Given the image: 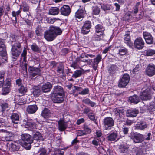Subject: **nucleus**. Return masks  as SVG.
<instances>
[{"label": "nucleus", "instance_id": "nucleus-1", "mask_svg": "<svg viewBox=\"0 0 155 155\" xmlns=\"http://www.w3.org/2000/svg\"><path fill=\"white\" fill-rule=\"evenodd\" d=\"M62 32L59 27L51 26L48 30L44 32V38L47 41H51L54 40L57 36L60 35Z\"/></svg>", "mask_w": 155, "mask_h": 155}, {"label": "nucleus", "instance_id": "nucleus-2", "mask_svg": "<svg viewBox=\"0 0 155 155\" xmlns=\"http://www.w3.org/2000/svg\"><path fill=\"white\" fill-rule=\"evenodd\" d=\"M21 140L19 143L21 145L27 150H29L31 148V144L33 143L32 139L28 134H23L21 136Z\"/></svg>", "mask_w": 155, "mask_h": 155}, {"label": "nucleus", "instance_id": "nucleus-3", "mask_svg": "<svg viewBox=\"0 0 155 155\" xmlns=\"http://www.w3.org/2000/svg\"><path fill=\"white\" fill-rule=\"evenodd\" d=\"M129 137L135 143H141L144 140L143 135L138 133H131Z\"/></svg>", "mask_w": 155, "mask_h": 155}, {"label": "nucleus", "instance_id": "nucleus-4", "mask_svg": "<svg viewBox=\"0 0 155 155\" xmlns=\"http://www.w3.org/2000/svg\"><path fill=\"white\" fill-rule=\"evenodd\" d=\"M130 79L129 75L127 73L124 74L119 80L118 86L120 88L125 87L128 83Z\"/></svg>", "mask_w": 155, "mask_h": 155}, {"label": "nucleus", "instance_id": "nucleus-5", "mask_svg": "<svg viewBox=\"0 0 155 155\" xmlns=\"http://www.w3.org/2000/svg\"><path fill=\"white\" fill-rule=\"evenodd\" d=\"M21 117V114L18 112H13L10 118L13 124L15 125V126H14L15 128L17 127V124L18 123Z\"/></svg>", "mask_w": 155, "mask_h": 155}, {"label": "nucleus", "instance_id": "nucleus-6", "mask_svg": "<svg viewBox=\"0 0 155 155\" xmlns=\"http://www.w3.org/2000/svg\"><path fill=\"white\" fill-rule=\"evenodd\" d=\"M103 124L105 129H110L114 125V121L112 118L107 117L104 119Z\"/></svg>", "mask_w": 155, "mask_h": 155}, {"label": "nucleus", "instance_id": "nucleus-7", "mask_svg": "<svg viewBox=\"0 0 155 155\" xmlns=\"http://www.w3.org/2000/svg\"><path fill=\"white\" fill-rule=\"evenodd\" d=\"M144 42L141 37H138L135 39L134 42V47L137 49H142L144 47Z\"/></svg>", "mask_w": 155, "mask_h": 155}, {"label": "nucleus", "instance_id": "nucleus-8", "mask_svg": "<svg viewBox=\"0 0 155 155\" xmlns=\"http://www.w3.org/2000/svg\"><path fill=\"white\" fill-rule=\"evenodd\" d=\"M91 27V23L90 21H86L84 23L81 30V33L83 34H88L90 31Z\"/></svg>", "mask_w": 155, "mask_h": 155}, {"label": "nucleus", "instance_id": "nucleus-9", "mask_svg": "<svg viewBox=\"0 0 155 155\" xmlns=\"http://www.w3.org/2000/svg\"><path fill=\"white\" fill-rule=\"evenodd\" d=\"M29 72L32 78L36 75H40L41 74L40 69L38 68L30 66L28 68Z\"/></svg>", "mask_w": 155, "mask_h": 155}, {"label": "nucleus", "instance_id": "nucleus-10", "mask_svg": "<svg viewBox=\"0 0 155 155\" xmlns=\"http://www.w3.org/2000/svg\"><path fill=\"white\" fill-rule=\"evenodd\" d=\"M139 97L140 100H150L151 98V95L148 89H147L141 92L140 94Z\"/></svg>", "mask_w": 155, "mask_h": 155}, {"label": "nucleus", "instance_id": "nucleus-11", "mask_svg": "<svg viewBox=\"0 0 155 155\" xmlns=\"http://www.w3.org/2000/svg\"><path fill=\"white\" fill-rule=\"evenodd\" d=\"M61 14L64 16H68L71 12V9L68 5H63L59 10Z\"/></svg>", "mask_w": 155, "mask_h": 155}, {"label": "nucleus", "instance_id": "nucleus-12", "mask_svg": "<svg viewBox=\"0 0 155 155\" xmlns=\"http://www.w3.org/2000/svg\"><path fill=\"white\" fill-rule=\"evenodd\" d=\"M64 94H52L51 98L53 102L56 103H61L64 100Z\"/></svg>", "mask_w": 155, "mask_h": 155}, {"label": "nucleus", "instance_id": "nucleus-13", "mask_svg": "<svg viewBox=\"0 0 155 155\" xmlns=\"http://www.w3.org/2000/svg\"><path fill=\"white\" fill-rule=\"evenodd\" d=\"M147 74L152 76L155 74V66L153 64H150L147 67L146 70Z\"/></svg>", "mask_w": 155, "mask_h": 155}, {"label": "nucleus", "instance_id": "nucleus-14", "mask_svg": "<svg viewBox=\"0 0 155 155\" xmlns=\"http://www.w3.org/2000/svg\"><path fill=\"white\" fill-rule=\"evenodd\" d=\"M31 139H32L33 143L34 144L36 143L38 141H43L44 139L41 134L38 132H33V136Z\"/></svg>", "mask_w": 155, "mask_h": 155}, {"label": "nucleus", "instance_id": "nucleus-15", "mask_svg": "<svg viewBox=\"0 0 155 155\" xmlns=\"http://www.w3.org/2000/svg\"><path fill=\"white\" fill-rule=\"evenodd\" d=\"M143 35L147 44H151L153 43V37L150 33L148 32H143Z\"/></svg>", "mask_w": 155, "mask_h": 155}, {"label": "nucleus", "instance_id": "nucleus-16", "mask_svg": "<svg viewBox=\"0 0 155 155\" xmlns=\"http://www.w3.org/2000/svg\"><path fill=\"white\" fill-rule=\"evenodd\" d=\"M114 112L116 116L120 118V120H121L123 118L125 114L124 109L121 108H115L114 109Z\"/></svg>", "mask_w": 155, "mask_h": 155}, {"label": "nucleus", "instance_id": "nucleus-17", "mask_svg": "<svg viewBox=\"0 0 155 155\" xmlns=\"http://www.w3.org/2000/svg\"><path fill=\"white\" fill-rule=\"evenodd\" d=\"M52 87V84L47 82L42 85L41 87V89L43 92L47 93L50 92Z\"/></svg>", "mask_w": 155, "mask_h": 155}, {"label": "nucleus", "instance_id": "nucleus-18", "mask_svg": "<svg viewBox=\"0 0 155 155\" xmlns=\"http://www.w3.org/2000/svg\"><path fill=\"white\" fill-rule=\"evenodd\" d=\"M64 94L63 88L58 85L54 86L51 92V94Z\"/></svg>", "mask_w": 155, "mask_h": 155}, {"label": "nucleus", "instance_id": "nucleus-19", "mask_svg": "<svg viewBox=\"0 0 155 155\" xmlns=\"http://www.w3.org/2000/svg\"><path fill=\"white\" fill-rule=\"evenodd\" d=\"M101 56L100 55H98L94 59L93 61L92 62V67L94 70L96 71L97 69L98 64L101 61Z\"/></svg>", "mask_w": 155, "mask_h": 155}, {"label": "nucleus", "instance_id": "nucleus-20", "mask_svg": "<svg viewBox=\"0 0 155 155\" xmlns=\"http://www.w3.org/2000/svg\"><path fill=\"white\" fill-rule=\"evenodd\" d=\"M59 130L61 131H64L68 127L67 123L64 120H60L58 121Z\"/></svg>", "mask_w": 155, "mask_h": 155}, {"label": "nucleus", "instance_id": "nucleus-21", "mask_svg": "<svg viewBox=\"0 0 155 155\" xmlns=\"http://www.w3.org/2000/svg\"><path fill=\"white\" fill-rule=\"evenodd\" d=\"M85 13L83 9H80L78 10L75 13V17L76 19L78 21H80V19L84 18V16Z\"/></svg>", "mask_w": 155, "mask_h": 155}, {"label": "nucleus", "instance_id": "nucleus-22", "mask_svg": "<svg viewBox=\"0 0 155 155\" xmlns=\"http://www.w3.org/2000/svg\"><path fill=\"white\" fill-rule=\"evenodd\" d=\"M129 100L130 102L133 104H136L140 101V97L136 95L130 97Z\"/></svg>", "mask_w": 155, "mask_h": 155}, {"label": "nucleus", "instance_id": "nucleus-23", "mask_svg": "<svg viewBox=\"0 0 155 155\" xmlns=\"http://www.w3.org/2000/svg\"><path fill=\"white\" fill-rule=\"evenodd\" d=\"M139 111L137 109H129L127 110L126 115L128 117H133L137 116Z\"/></svg>", "mask_w": 155, "mask_h": 155}, {"label": "nucleus", "instance_id": "nucleus-24", "mask_svg": "<svg viewBox=\"0 0 155 155\" xmlns=\"http://www.w3.org/2000/svg\"><path fill=\"white\" fill-rule=\"evenodd\" d=\"M38 108L36 105H30L27 107L26 111L29 114H34Z\"/></svg>", "mask_w": 155, "mask_h": 155}, {"label": "nucleus", "instance_id": "nucleus-25", "mask_svg": "<svg viewBox=\"0 0 155 155\" xmlns=\"http://www.w3.org/2000/svg\"><path fill=\"white\" fill-rule=\"evenodd\" d=\"M147 124L144 122H140L137 123L135 126V128L136 130H142L147 127Z\"/></svg>", "mask_w": 155, "mask_h": 155}, {"label": "nucleus", "instance_id": "nucleus-26", "mask_svg": "<svg viewBox=\"0 0 155 155\" xmlns=\"http://www.w3.org/2000/svg\"><path fill=\"white\" fill-rule=\"evenodd\" d=\"M107 139L108 141H113L117 139V134L116 132H113L107 135Z\"/></svg>", "mask_w": 155, "mask_h": 155}, {"label": "nucleus", "instance_id": "nucleus-27", "mask_svg": "<svg viewBox=\"0 0 155 155\" xmlns=\"http://www.w3.org/2000/svg\"><path fill=\"white\" fill-rule=\"evenodd\" d=\"M104 36V33H96L94 35L92 39L94 41H101L103 39Z\"/></svg>", "mask_w": 155, "mask_h": 155}, {"label": "nucleus", "instance_id": "nucleus-28", "mask_svg": "<svg viewBox=\"0 0 155 155\" xmlns=\"http://www.w3.org/2000/svg\"><path fill=\"white\" fill-rule=\"evenodd\" d=\"M21 11L19 9L18 11L15 12V11H13L12 12V16L13 17H15V20H12L13 23L14 25H15L17 22V17L19 15L21 17L20 15V13Z\"/></svg>", "mask_w": 155, "mask_h": 155}, {"label": "nucleus", "instance_id": "nucleus-29", "mask_svg": "<svg viewBox=\"0 0 155 155\" xmlns=\"http://www.w3.org/2000/svg\"><path fill=\"white\" fill-rule=\"evenodd\" d=\"M59 12V10L57 7H52L49 9L48 13L50 15H55L58 14Z\"/></svg>", "mask_w": 155, "mask_h": 155}, {"label": "nucleus", "instance_id": "nucleus-30", "mask_svg": "<svg viewBox=\"0 0 155 155\" xmlns=\"http://www.w3.org/2000/svg\"><path fill=\"white\" fill-rule=\"evenodd\" d=\"M118 69V67L116 65H112L109 68L108 72L111 76H113Z\"/></svg>", "mask_w": 155, "mask_h": 155}, {"label": "nucleus", "instance_id": "nucleus-31", "mask_svg": "<svg viewBox=\"0 0 155 155\" xmlns=\"http://www.w3.org/2000/svg\"><path fill=\"white\" fill-rule=\"evenodd\" d=\"M3 132L6 133V136L3 137V138L6 141H11L13 139V134L12 133L7 132L4 130Z\"/></svg>", "mask_w": 155, "mask_h": 155}, {"label": "nucleus", "instance_id": "nucleus-32", "mask_svg": "<svg viewBox=\"0 0 155 155\" xmlns=\"http://www.w3.org/2000/svg\"><path fill=\"white\" fill-rule=\"evenodd\" d=\"M33 94L35 97H37L43 92L41 89L38 86L35 87L33 88Z\"/></svg>", "mask_w": 155, "mask_h": 155}, {"label": "nucleus", "instance_id": "nucleus-33", "mask_svg": "<svg viewBox=\"0 0 155 155\" xmlns=\"http://www.w3.org/2000/svg\"><path fill=\"white\" fill-rule=\"evenodd\" d=\"M10 105L6 103H3L1 105V111L4 113H6L9 110V108Z\"/></svg>", "mask_w": 155, "mask_h": 155}, {"label": "nucleus", "instance_id": "nucleus-34", "mask_svg": "<svg viewBox=\"0 0 155 155\" xmlns=\"http://www.w3.org/2000/svg\"><path fill=\"white\" fill-rule=\"evenodd\" d=\"M96 33H104V31L105 30V28L101 25L98 24L95 27Z\"/></svg>", "mask_w": 155, "mask_h": 155}, {"label": "nucleus", "instance_id": "nucleus-35", "mask_svg": "<svg viewBox=\"0 0 155 155\" xmlns=\"http://www.w3.org/2000/svg\"><path fill=\"white\" fill-rule=\"evenodd\" d=\"M45 30V28L42 27L41 26L37 27L35 30V33L37 36H42Z\"/></svg>", "mask_w": 155, "mask_h": 155}, {"label": "nucleus", "instance_id": "nucleus-36", "mask_svg": "<svg viewBox=\"0 0 155 155\" xmlns=\"http://www.w3.org/2000/svg\"><path fill=\"white\" fill-rule=\"evenodd\" d=\"M11 50L16 51L18 50H20V52H21L22 51V48L20 43H16L13 44L12 46Z\"/></svg>", "mask_w": 155, "mask_h": 155}, {"label": "nucleus", "instance_id": "nucleus-37", "mask_svg": "<svg viewBox=\"0 0 155 155\" xmlns=\"http://www.w3.org/2000/svg\"><path fill=\"white\" fill-rule=\"evenodd\" d=\"M5 73L3 71H0V88L2 87L4 84V77Z\"/></svg>", "mask_w": 155, "mask_h": 155}, {"label": "nucleus", "instance_id": "nucleus-38", "mask_svg": "<svg viewBox=\"0 0 155 155\" xmlns=\"http://www.w3.org/2000/svg\"><path fill=\"white\" fill-rule=\"evenodd\" d=\"M82 102L85 104L93 107L95 105L96 103L91 101L89 98H87L82 100Z\"/></svg>", "mask_w": 155, "mask_h": 155}, {"label": "nucleus", "instance_id": "nucleus-39", "mask_svg": "<svg viewBox=\"0 0 155 155\" xmlns=\"http://www.w3.org/2000/svg\"><path fill=\"white\" fill-rule=\"evenodd\" d=\"M124 41L125 43H126L128 46L130 47L132 46V44L130 41V36L129 34H126L125 35Z\"/></svg>", "mask_w": 155, "mask_h": 155}, {"label": "nucleus", "instance_id": "nucleus-40", "mask_svg": "<svg viewBox=\"0 0 155 155\" xmlns=\"http://www.w3.org/2000/svg\"><path fill=\"white\" fill-rule=\"evenodd\" d=\"M20 39H21L20 37L12 35L11 37L10 40L12 42V45H13V44L16 43H21V42L19 40Z\"/></svg>", "mask_w": 155, "mask_h": 155}, {"label": "nucleus", "instance_id": "nucleus-41", "mask_svg": "<svg viewBox=\"0 0 155 155\" xmlns=\"http://www.w3.org/2000/svg\"><path fill=\"white\" fill-rule=\"evenodd\" d=\"M10 87L6 86L5 85L2 88V94L5 95L8 94L10 90Z\"/></svg>", "mask_w": 155, "mask_h": 155}, {"label": "nucleus", "instance_id": "nucleus-42", "mask_svg": "<svg viewBox=\"0 0 155 155\" xmlns=\"http://www.w3.org/2000/svg\"><path fill=\"white\" fill-rule=\"evenodd\" d=\"M82 71L81 70H76L72 74V77L74 78H77L80 77L82 74Z\"/></svg>", "mask_w": 155, "mask_h": 155}, {"label": "nucleus", "instance_id": "nucleus-43", "mask_svg": "<svg viewBox=\"0 0 155 155\" xmlns=\"http://www.w3.org/2000/svg\"><path fill=\"white\" fill-rule=\"evenodd\" d=\"M147 109L150 112L155 111V100L150 103L149 106L147 107Z\"/></svg>", "mask_w": 155, "mask_h": 155}, {"label": "nucleus", "instance_id": "nucleus-44", "mask_svg": "<svg viewBox=\"0 0 155 155\" xmlns=\"http://www.w3.org/2000/svg\"><path fill=\"white\" fill-rule=\"evenodd\" d=\"M31 50L35 52L39 53L41 51V49L37 46L35 43H33L31 46Z\"/></svg>", "mask_w": 155, "mask_h": 155}, {"label": "nucleus", "instance_id": "nucleus-45", "mask_svg": "<svg viewBox=\"0 0 155 155\" xmlns=\"http://www.w3.org/2000/svg\"><path fill=\"white\" fill-rule=\"evenodd\" d=\"M26 125L28 126V127L31 128H33L35 127L36 125L35 122L32 120H28L26 123Z\"/></svg>", "mask_w": 155, "mask_h": 155}, {"label": "nucleus", "instance_id": "nucleus-46", "mask_svg": "<svg viewBox=\"0 0 155 155\" xmlns=\"http://www.w3.org/2000/svg\"><path fill=\"white\" fill-rule=\"evenodd\" d=\"M127 52V50L124 47H121L118 49V54L120 55H125Z\"/></svg>", "mask_w": 155, "mask_h": 155}, {"label": "nucleus", "instance_id": "nucleus-47", "mask_svg": "<svg viewBox=\"0 0 155 155\" xmlns=\"http://www.w3.org/2000/svg\"><path fill=\"white\" fill-rule=\"evenodd\" d=\"M64 65L60 63L57 67V72L59 74H63L64 72Z\"/></svg>", "mask_w": 155, "mask_h": 155}, {"label": "nucleus", "instance_id": "nucleus-48", "mask_svg": "<svg viewBox=\"0 0 155 155\" xmlns=\"http://www.w3.org/2000/svg\"><path fill=\"white\" fill-rule=\"evenodd\" d=\"M41 114L45 118L50 116V113L49 110L47 108H45L42 111Z\"/></svg>", "mask_w": 155, "mask_h": 155}, {"label": "nucleus", "instance_id": "nucleus-49", "mask_svg": "<svg viewBox=\"0 0 155 155\" xmlns=\"http://www.w3.org/2000/svg\"><path fill=\"white\" fill-rule=\"evenodd\" d=\"M27 50L25 48H24L23 51L21 54V59H23V61L25 62H26L27 61Z\"/></svg>", "mask_w": 155, "mask_h": 155}, {"label": "nucleus", "instance_id": "nucleus-50", "mask_svg": "<svg viewBox=\"0 0 155 155\" xmlns=\"http://www.w3.org/2000/svg\"><path fill=\"white\" fill-rule=\"evenodd\" d=\"M16 103L18 105H22L26 103L25 99L22 96L19 97V99L18 101H16Z\"/></svg>", "mask_w": 155, "mask_h": 155}, {"label": "nucleus", "instance_id": "nucleus-51", "mask_svg": "<svg viewBox=\"0 0 155 155\" xmlns=\"http://www.w3.org/2000/svg\"><path fill=\"white\" fill-rule=\"evenodd\" d=\"M12 54V58H16L19 56L20 53V50H18L17 51H15L11 50Z\"/></svg>", "mask_w": 155, "mask_h": 155}, {"label": "nucleus", "instance_id": "nucleus-52", "mask_svg": "<svg viewBox=\"0 0 155 155\" xmlns=\"http://www.w3.org/2000/svg\"><path fill=\"white\" fill-rule=\"evenodd\" d=\"M92 14L93 15H98L100 12V9L99 7L97 6L93 7L92 8Z\"/></svg>", "mask_w": 155, "mask_h": 155}, {"label": "nucleus", "instance_id": "nucleus-53", "mask_svg": "<svg viewBox=\"0 0 155 155\" xmlns=\"http://www.w3.org/2000/svg\"><path fill=\"white\" fill-rule=\"evenodd\" d=\"M22 9L24 12H28L29 9V6L28 5L25 3L23 4L22 6H21L20 9Z\"/></svg>", "mask_w": 155, "mask_h": 155}, {"label": "nucleus", "instance_id": "nucleus-54", "mask_svg": "<svg viewBox=\"0 0 155 155\" xmlns=\"http://www.w3.org/2000/svg\"><path fill=\"white\" fill-rule=\"evenodd\" d=\"M136 155H146V150L144 149H138L135 152Z\"/></svg>", "mask_w": 155, "mask_h": 155}, {"label": "nucleus", "instance_id": "nucleus-55", "mask_svg": "<svg viewBox=\"0 0 155 155\" xmlns=\"http://www.w3.org/2000/svg\"><path fill=\"white\" fill-rule=\"evenodd\" d=\"M128 147L127 145H122L120 146V149L121 152L124 153L127 152L128 150Z\"/></svg>", "mask_w": 155, "mask_h": 155}, {"label": "nucleus", "instance_id": "nucleus-56", "mask_svg": "<svg viewBox=\"0 0 155 155\" xmlns=\"http://www.w3.org/2000/svg\"><path fill=\"white\" fill-rule=\"evenodd\" d=\"M39 155H48L47 150L44 148H40L38 151Z\"/></svg>", "mask_w": 155, "mask_h": 155}, {"label": "nucleus", "instance_id": "nucleus-57", "mask_svg": "<svg viewBox=\"0 0 155 155\" xmlns=\"http://www.w3.org/2000/svg\"><path fill=\"white\" fill-rule=\"evenodd\" d=\"M89 118L91 121L95 122L96 119H95L94 114L92 113H89L88 114Z\"/></svg>", "mask_w": 155, "mask_h": 155}, {"label": "nucleus", "instance_id": "nucleus-58", "mask_svg": "<svg viewBox=\"0 0 155 155\" xmlns=\"http://www.w3.org/2000/svg\"><path fill=\"white\" fill-rule=\"evenodd\" d=\"M10 149L12 151H17L19 149V147L14 144L11 143Z\"/></svg>", "mask_w": 155, "mask_h": 155}, {"label": "nucleus", "instance_id": "nucleus-59", "mask_svg": "<svg viewBox=\"0 0 155 155\" xmlns=\"http://www.w3.org/2000/svg\"><path fill=\"white\" fill-rule=\"evenodd\" d=\"M89 89L88 88H86L83 90H82L81 91L79 92L78 94L81 95H85L88 94Z\"/></svg>", "mask_w": 155, "mask_h": 155}, {"label": "nucleus", "instance_id": "nucleus-60", "mask_svg": "<svg viewBox=\"0 0 155 155\" xmlns=\"http://www.w3.org/2000/svg\"><path fill=\"white\" fill-rule=\"evenodd\" d=\"M11 78L10 76H8L5 80V85L7 86L10 87L11 86Z\"/></svg>", "mask_w": 155, "mask_h": 155}, {"label": "nucleus", "instance_id": "nucleus-61", "mask_svg": "<svg viewBox=\"0 0 155 155\" xmlns=\"http://www.w3.org/2000/svg\"><path fill=\"white\" fill-rule=\"evenodd\" d=\"M100 141H101V140L100 139L95 138L92 140V143L93 145L95 146H97L100 144Z\"/></svg>", "mask_w": 155, "mask_h": 155}, {"label": "nucleus", "instance_id": "nucleus-62", "mask_svg": "<svg viewBox=\"0 0 155 155\" xmlns=\"http://www.w3.org/2000/svg\"><path fill=\"white\" fill-rule=\"evenodd\" d=\"M102 9L105 11H107L110 10L111 8L110 6L109 5L102 4L101 5Z\"/></svg>", "mask_w": 155, "mask_h": 155}, {"label": "nucleus", "instance_id": "nucleus-63", "mask_svg": "<svg viewBox=\"0 0 155 155\" xmlns=\"http://www.w3.org/2000/svg\"><path fill=\"white\" fill-rule=\"evenodd\" d=\"M19 91L21 94H25L27 91V88L26 87L21 86L19 89Z\"/></svg>", "mask_w": 155, "mask_h": 155}, {"label": "nucleus", "instance_id": "nucleus-64", "mask_svg": "<svg viewBox=\"0 0 155 155\" xmlns=\"http://www.w3.org/2000/svg\"><path fill=\"white\" fill-rule=\"evenodd\" d=\"M155 54V51L152 49H149L146 52V55L147 56H152Z\"/></svg>", "mask_w": 155, "mask_h": 155}]
</instances>
